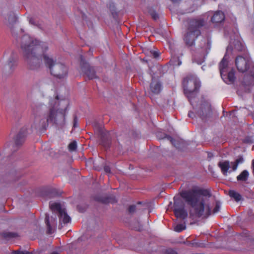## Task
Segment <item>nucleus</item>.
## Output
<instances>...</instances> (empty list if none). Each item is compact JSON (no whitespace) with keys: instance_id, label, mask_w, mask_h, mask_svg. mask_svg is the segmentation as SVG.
<instances>
[{"instance_id":"f257e3e1","label":"nucleus","mask_w":254,"mask_h":254,"mask_svg":"<svg viewBox=\"0 0 254 254\" xmlns=\"http://www.w3.org/2000/svg\"><path fill=\"white\" fill-rule=\"evenodd\" d=\"M180 194L190 207L191 216L207 218L211 215V208L208 201L211 194L209 190L193 187L189 190H183Z\"/></svg>"},{"instance_id":"f03ea898","label":"nucleus","mask_w":254,"mask_h":254,"mask_svg":"<svg viewBox=\"0 0 254 254\" xmlns=\"http://www.w3.org/2000/svg\"><path fill=\"white\" fill-rule=\"evenodd\" d=\"M62 104H65L64 108L52 107L49 112L45 114L41 119L37 117L36 118L37 123L36 127L39 129L46 128L49 123H54L60 127L65 125V116L67 110L68 102L66 101H63Z\"/></svg>"},{"instance_id":"7ed1b4c3","label":"nucleus","mask_w":254,"mask_h":254,"mask_svg":"<svg viewBox=\"0 0 254 254\" xmlns=\"http://www.w3.org/2000/svg\"><path fill=\"white\" fill-rule=\"evenodd\" d=\"M43 61L52 75L59 79H64L68 73L67 67L63 64L56 62L53 58L47 54H43Z\"/></svg>"},{"instance_id":"20e7f679","label":"nucleus","mask_w":254,"mask_h":254,"mask_svg":"<svg viewBox=\"0 0 254 254\" xmlns=\"http://www.w3.org/2000/svg\"><path fill=\"white\" fill-rule=\"evenodd\" d=\"M17 41L20 44L23 55H26L27 52L30 53L34 51H41L42 49L44 52L48 49L45 44L42 43V45H41L40 42L28 35H23L21 37L17 39Z\"/></svg>"},{"instance_id":"39448f33","label":"nucleus","mask_w":254,"mask_h":254,"mask_svg":"<svg viewBox=\"0 0 254 254\" xmlns=\"http://www.w3.org/2000/svg\"><path fill=\"white\" fill-rule=\"evenodd\" d=\"M204 25L202 19H194L190 21L188 31L184 37V41L189 46H192L195 39L200 35L199 28Z\"/></svg>"},{"instance_id":"423d86ee","label":"nucleus","mask_w":254,"mask_h":254,"mask_svg":"<svg viewBox=\"0 0 254 254\" xmlns=\"http://www.w3.org/2000/svg\"><path fill=\"white\" fill-rule=\"evenodd\" d=\"M183 86L184 93L191 102L198 93L200 86V82L193 77H186L184 79Z\"/></svg>"},{"instance_id":"0eeeda50","label":"nucleus","mask_w":254,"mask_h":254,"mask_svg":"<svg viewBox=\"0 0 254 254\" xmlns=\"http://www.w3.org/2000/svg\"><path fill=\"white\" fill-rule=\"evenodd\" d=\"M235 64L239 71L243 73L248 71L251 77H254V64L250 57H237Z\"/></svg>"},{"instance_id":"6e6552de","label":"nucleus","mask_w":254,"mask_h":254,"mask_svg":"<svg viewBox=\"0 0 254 254\" xmlns=\"http://www.w3.org/2000/svg\"><path fill=\"white\" fill-rule=\"evenodd\" d=\"M40 51H34L31 53H26L24 55L25 60L29 67L32 70L38 69L41 65L42 59L39 57L38 52Z\"/></svg>"},{"instance_id":"1a4fd4ad","label":"nucleus","mask_w":254,"mask_h":254,"mask_svg":"<svg viewBox=\"0 0 254 254\" xmlns=\"http://www.w3.org/2000/svg\"><path fill=\"white\" fill-rule=\"evenodd\" d=\"M210 49V43L209 41L206 38H202L197 47L196 52V54H199L200 57L198 60H196L195 59L196 55H195L193 59V62L199 64H201L204 62L205 56L208 54Z\"/></svg>"},{"instance_id":"9d476101","label":"nucleus","mask_w":254,"mask_h":254,"mask_svg":"<svg viewBox=\"0 0 254 254\" xmlns=\"http://www.w3.org/2000/svg\"><path fill=\"white\" fill-rule=\"evenodd\" d=\"M50 207L53 211H57L60 221L65 224L70 222V217L67 215L65 209L63 208L59 203L50 204Z\"/></svg>"},{"instance_id":"9b49d317","label":"nucleus","mask_w":254,"mask_h":254,"mask_svg":"<svg viewBox=\"0 0 254 254\" xmlns=\"http://www.w3.org/2000/svg\"><path fill=\"white\" fill-rule=\"evenodd\" d=\"M80 64L82 72L88 78V79H93L98 78L94 68L90 66L89 64L84 59L82 56H80Z\"/></svg>"},{"instance_id":"f8f14e48","label":"nucleus","mask_w":254,"mask_h":254,"mask_svg":"<svg viewBox=\"0 0 254 254\" xmlns=\"http://www.w3.org/2000/svg\"><path fill=\"white\" fill-rule=\"evenodd\" d=\"M26 134V128H22L14 139V143L13 145V150L16 151L22 145L25 140Z\"/></svg>"},{"instance_id":"ddd939ff","label":"nucleus","mask_w":254,"mask_h":254,"mask_svg":"<svg viewBox=\"0 0 254 254\" xmlns=\"http://www.w3.org/2000/svg\"><path fill=\"white\" fill-rule=\"evenodd\" d=\"M16 65V57L14 55H12L5 64L3 69L10 73L13 71Z\"/></svg>"},{"instance_id":"4468645a","label":"nucleus","mask_w":254,"mask_h":254,"mask_svg":"<svg viewBox=\"0 0 254 254\" xmlns=\"http://www.w3.org/2000/svg\"><path fill=\"white\" fill-rule=\"evenodd\" d=\"M162 88V85L160 82L155 78L153 76H152V81L150 84V89L151 92L154 94H159Z\"/></svg>"},{"instance_id":"2eb2a0df","label":"nucleus","mask_w":254,"mask_h":254,"mask_svg":"<svg viewBox=\"0 0 254 254\" xmlns=\"http://www.w3.org/2000/svg\"><path fill=\"white\" fill-rule=\"evenodd\" d=\"M211 113V106L208 103L202 104L200 110L198 111V114L202 119H204L209 116Z\"/></svg>"},{"instance_id":"dca6fc26","label":"nucleus","mask_w":254,"mask_h":254,"mask_svg":"<svg viewBox=\"0 0 254 254\" xmlns=\"http://www.w3.org/2000/svg\"><path fill=\"white\" fill-rule=\"evenodd\" d=\"M93 164L94 169L99 171L102 167H104V170L106 173H111L110 167L105 164V161L102 158L93 162Z\"/></svg>"},{"instance_id":"f3484780","label":"nucleus","mask_w":254,"mask_h":254,"mask_svg":"<svg viewBox=\"0 0 254 254\" xmlns=\"http://www.w3.org/2000/svg\"><path fill=\"white\" fill-rule=\"evenodd\" d=\"M45 221L47 227V233L49 234L53 233L54 231L52 226H55L56 225V218L53 217H50L48 214H46Z\"/></svg>"},{"instance_id":"a211bd4d","label":"nucleus","mask_w":254,"mask_h":254,"mask_svg":"<svg viewBox=\"0 0 254 254\" xmlns=\"http://www.w3.org/2000/svg\"><path fill=\"white\" fill-rule=\"evenodd\" d=\"M225 19V15L222 11H217L215 12L211 18V21L213 23H218L223 21Z\"/></svg>"},{"instance_id":"6ab92c4d","label":"nucleus","mask_w":254,"mask_h":254,"mask_svg":"<svg viewBox=\"0 0 254 254\" xmlns=\"http://www.w3.org/2000/svg\"><path fill=\"white\" fill-rule=\"evenodd\" d=\"M228 62L227 59L226 58V56L225 55L219 64V70L222 77L226 75L225 74H224V73H226V69L228 66Z\"/></svg>"},{"instance_id":"aec40b11","label":"nucleus","mask_w":254,"mask_h":254,"mask_svg":"<svg viewBox=\"0 0 254 254\" xmlns=\"http://www.w3.org/2000/svg\"><path fill=\"white\" fill-rule=\"evenodd\" d=\"M174 212L177 218L185 219L188 217V212L184 208V207L182 206L181 208L177 207L174 208Z\"/></svg>"},{"instance_id":"412c9836","label":"nucleus","mask_w":254,"mask_h":254,"mask_svg":"<svg viewBox=\"0 0 254 254\" xmlns=\"http://www.w3.org/2000/svg\"><path fill=\"white\" fill-rule=\"evenodd\" d=\"M221 170L224 175H227L228 171L230 168V162L229 161L219 162L218 164Z\"/></svg>"},{"instance_id":"4be33fe9","label":"nucleus","mask_w":254,"mask_h":254,"mask_svg":"<svg viewBox=\"0 0 254 254\" xmlns=\"http://www.w3.org/2000/svg\"><path fill=\"white\" fill-rule=\"evenodd\" d=\"M249 177V173L246 170H243L239 175L237 177V180L239 182H246Z\"/></svg>"},{"instance_id":"5701e85b","label":"nucleus","mask_w":254,"mask_h":254,"mask_svg":"<svg viewBox=\"0 0 254 254\" xmlns=\"http://www.w3.org/2000/svg\"><path fill=\"white\" fill-rule=\"evenodd\" d=\"M46 195L48 198H52L57 196H59L60 193L55 189L51 188L46 190Z\"/></svg>"},{"instance_id":"b1692460","label":"nucleus","mask_w":254,"mask_h":254,"mask_svg":"<svg viewBox=\"0 0 254 254\" xmlns=\"http://www.w3.org/2000/svg\"><path fill=\"white\" fill-rule=\"evenodd\" d=\"M229 195L234 198L237 202L240 201L242 199L241 195L238 192L234 190H231L229 191Z\"/></svg>"},{"instance_id":"393cba45","label":"nucleus","mask_w":254,"mask_h":254,"mask_svg":"<svg viewBox=\"0 0 254 254\" xmlns=\"http://www.w3.org/2000/svg\"><path fill=\"white\" fill-rule=\"evenodd\" d=\"M244 161V158L242 155H240L238 156V158L236 160L235 162H231V165H232V169L233 171H235L238 167V166L239 164H241L243 163Z\"/></svg>"},{"instance_id":"a878e982","label":"nucleus","mask_w":254,"mask_h":254,"mask_svg":"<svg viewBox=\"0 0 254 254\" xmlns=\"http://www.w3.org/2000/svg\"><path fill=\"white\" fill-rule=\"evenodd\" d=\"M0 235L5 239L8 240L17 236V234L12 232H4L0 234Z\"/></svg>"},{"instance_id":"bb28decb","label":"nucleus","mask_w":254,"mask_h":254,"mask_svg":"<svg viewBox=\"0 0 254 254\" xmlns=\"http://www.w3.org/2000/svg\"><path fill=\"white\" fill-rule=\"evenodd\" d=\"M227 78L228 81L230 83H233L236 79V77L235 75V71L234 69H232L228 73V75L227 76Z\"/></svg>"},{"instance_id":"cd10ccee","label":"nucleus","mask_w":254,"mask_h":254,"mask_svg":"<svg viewBox=\"0 0 254 254\" xmlns=\"http://www.w3.org/2000/svg\"><path fill=\"white\" fill-rule=\"evenodd\" d=\"M6 19L7 20L9 25L13 24L16 21V17L15 15V14L12 12H10L9 13V14L6 17Z\"/></svg>"},{"instance_id":"c85d7f7f","label":"nucleus","mask_w":254,"mask_h":254,"mask_svg":"<svg viewBox=\"0 0 254 254\" xmlns=\"http://www.w3.org/2000/svg\"><path fill=\"white\" fill-rule=\"evenodd\" d=\"M174 208H176L177 207L181 208L182 206L184 207L183 201L179 197L176 196L174 197Z\"/></svg>"},{"instance_id":"c756f323","label":"nucleus","mask_w":254,"mask_h":254,"mask_svg":"<svg viewBox=\"0 0 254 254\" xmlns=\"http://www.w3.org/2000/svg\"><path fill=\"white\" fill-rule=\"evenodd\" d=\"M111 143L110 139L108 137V136H107L105 137V136H103L102 138V144L105 147V148H108L110 146Z\"/></svg>"},{"instance_id":"7c9ffc66","label":"nucleus","mask_w":254,"mask_h":254,"mask_svg":"<svg viewBox=\"0 0 254 254\" xmlns=\"http://www.w3.org/2000/svg\"><path fill=\"white\" fill-rule=\"evenodd\" d=\"M186 225L185 224H177L175 227H174V230L176 232H180L182 231L183 230L186 229Z\"/></svg>"},{"instance_id":"2f4dec72","label":"nucleus","mask_w":254,"mask_h":254,"mask_svg":"<svg viewBox=\"0 0 254 254\" xmlns=\"http://www.w3.org/2000/svg\"><path fill=\"white\" fill-rule=\"evenodd\" d=\"M162 139L166 138L167 140H169L170 142L174 145L175 147H178V143L177 141L174 139L171 136L169 135H165L162 138Z\"/></svg>"},{"instance_id":"473e14b6","label":"nucleus","mask_w":254,"mask_h":254,"mask_svg":"<svg viewBox=\"0 0 254 254\" xmlns=\"http://www.w3.org/2000/svg\"><path fill=\"white\" fill-rule=\"evenodd\" d=\"M148 13L151 15L152 18L154 20H157L159 18L157 13L151 8H149Z\"/></svg>"},{"instance_id":"72a5a7b5","label":"nucleus","mask_w":254,"mask_h":254,"mask_svg":"<svg viewBox=\"0 0 254 254\" xmlns=\"http://www.w3.org/2000/svg\"><path fill=\"white\" fill-rule=\"evenodd\" d=\"M68 149L70 151H75L77 147V143L75 141H73L69 143L68 145Z\"/></svg>"},{"instance_id":"f704fd0d","label":"nucleus","mask_w":254,"mask_h":254,"mask_svg":"<svg viewBox=\"0 0 254 254\" xmlns=\"http://www.w3.org/2000/svg\"><path fill=\"white\" fill-rule=\"evenodd\" d=\"M234 48L238 51H242L243 50V47L241 43L240 42L237 41H236L235 44L234 45Z\"/></svg>"},{"instance_id":"c9c22d12","label":"nucleus","mask_w":254,"mask_h":254,"mask_svg":"<svg viewBox=\"0 0 254 254\" xmlns=\"http://www.w3.org/2000/svg\"><path fill=\"white\" fill-rule=\"evenodd\" d=\"M135 223H136V226H132V228L136 231H140L142 229V225L138 221H137Z\"/></svg>"},{"instance_id":"e433bc0d","label":"nucleus","mask_w":254,"mask_h":254,"mask_svg":"<svg viewBox=\"0 0 254 254\" xmlns=\"http://www.w3.org/2000/svg\"><path fill=\"white\" fill-rule=\"evenodd\" d=\"M220 203L219 201H216V205L213 210V213H216L220 210Z\"/></svg>"},{"instance_id":"4c0bfd02","label":"nucleus","mask_w":254,"mask_h":254,"mask_svg":"<svg viewBox=\"0 0 254 254\" xmlns=\"http://www.w3.org/2000/svg\"><path fill=\"white\" fill-rule=\"evenodd\" d=\"M254 138L251 136H247L244 140V142L247 143H253Z\"/></svg>"},{"instance_id":"58836bf2","label":"nucleus","mask_w":254,"mask_h":254,"mask_svg":"<svg viewBox=\"0 0 254 254\" xmlns=\"http://www.w3.org/2000/svg\"><path fill=\"white\" fill-rule=\"evenodd\" d=\"M135 206L134 205H130L128 208V212L129 213H133L135 211Z\"/></svg>"},{"instance_id":"ea45409f","label":"nucleus","mask_w":254,"mask_h":254,"mask_svg":"<svg viewBox=\"0 0 254 254\" xmlns=\"http://www.w3.org/2000/svg\"><path fill=\"white\" fill-rule=\"evenodd\" d=\"M15 254H30V252L27 251H16L14 252Z\"/></svg>"},{"instance_id":"a19ab883","label":"nucleus","mask_w":254,"mask_h":254,"mask_svg":"<svg viewBox=\"0 0 254 254\" xmlns=\"http://www.w3.org/2000/svg\"><path fill=\"white\" fill-rule=\"evenodd\" d=\"M165 254H178L175 251L172 250V249H168L166 251Z\"/></svg>"},{"instance_id":"79ce46f5","label":"nucleus","mask_w":254,"mask_h":254,"mask_svg":"<svg viewBox=\"0 0 254 254\" xmlns=\"http://www.w3.org/2000/svg\"><path fill=\"white\" fill-rule=\"evenodd\" d=\"M151 54L152 55V57L154 58H157L159 57V54L157 51H152L151 52Z\"/></svg>"},{"instance_id":"37998d69","label":"nucleus","mask_w":254,"mask_h":254,"mask_svg":"<svg viewBox=\"0 0 254 254\" xmlns=\"http://www.w3.org/2000/svg\"><path fill=\"white\" fill-rule=\"evenodd\" d=\"M77 208L78 209V210L80 212H83L84 210H85V209L84 208H82L80 207V206L79 205H78L77 206Z\"/></svg>"},{"instance_id":"c03bdc74","label":"nucleus","mask_w":254,"mask_h":254,"mask_svg":"<svg viewBox=\"0 0 254 254\" xmlns=\"http://www.w3.org/2000/svg\"><path fill=\"white\" fill-rule=\"evenodd\" d=\"M188 116L190 118H192L194 116V113L193 112L190 111V112H189V113L188 114Z\"/></svg>"},{"instance_id":"a18cd8bd","label":"nucleus","mask_w":254,"mask_h":254,"mask_svg":"<svg viewBox=\"0 0 254 254\" xmlns=\"http://www.w3.org/2000/svg\"><path fill=\"white\" fill-rule=\"evenodd\" d=\"M252 169L253 174L254 175V159H253L252 160Z\"/></svg>"},{"instance_id":"49530a36","label":"nucleus","mask_w":254,"mask_h":254,"mask_svg":"<svg viewBox=\"0 0 254 254\" xmlns=\"http://www.w3.org/2000/svg\"><path fill=\"white\" fill-rule=\"evenodd\" d=\"M29 22L31 24H33V25H35V23L34 22V20L32 18H31L29 19Z\"/></svg>"},{"instance_id":"de8ad7c7","label":"nucleus","mask_w":254,"mask_h":254,"mask_svg":"<svg viewBox=\"0 0 254 254\" xmlns=\"http://www.w3.org/2000/svg\"><path fill=\"white\" fill-rule=\"evenodd\" d=\"M109 202L113 203L115 202H117V201L115 200V198H112L110 200H108Z\"/></svg>"},{"instance_id":"09e8293b","label":"nucleus","mask_w":254,"mask_h":254,"mask_svg":"<svg viewBox=\"0 0 254 254\" xmlns=\"http://www.w3.org/2000/svg\"><path fill=\"white\" fill-rule=\"evenodd\" d=\"M76 122H77V118L76 117H75L74 118V125H73L74 127H76Z\"/></svg>"},{"instance_id":"8fccbe9b","label":"nucleus","mask_w":254,"mask_h":254,"mask_svg":"<svg viewBox=\"0 0 254 254\" xmlns=\"http://www.w3.org/2000/svg\"><path fill=\"white\" fill-rule=\"evenodd\" d=\"M243 85H244V86H246V85H249V84H250V83H249L247 84V83H245L244 81L243 82Z\"/></svg>"},{"instance_id":"3c124183","label":"nucleus","mask_w":254,"mask_h":254,"mask_svg":"<svg viewBox=\"0 0 254 254\" xmlns=\"http://www.w3.org/2000/svg\"><path fill=\"white\" fill-rule=\"evenodd\" d=\"M51 254H58V253H52Z\"/></svg>"}]
</instances>
